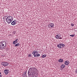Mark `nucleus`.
I'll use <instances>...</instances> for the list:
<instances>
[{
  "mask_svg": "<svg viewBox=\"0 0 77 77\" xmlns=\"http://www.w3.org/2000/svg\"><path fill=\"white\" fill-rule=\"evenodd\" d=\"M36 74H37V72H36V68H31L29 69L28 72L29 77H31L32 75H35Z\"/></svg>",
  "mask_w": 77,
  "mask_h": 77,
  "instance_id": "f257e3e1",
  "label": "nucleus"
},
{
  "mask_svg": "<svg viewBox=\"0 0 77 77\" xmlns=\"http://www.w3.org/2000/svg\"><path fill=\"white\" fill-rule=\"evenodd\" d=\"M6 43L5 42H0V50H3L4 48L6 47Z\"/></svg>",
  "mask_w": 77,
  "mask_h": 77,
  "instance_id": "f03ea898",
  "label": "nucleus"
},
{
  "mask_svg": "<svg viewBox=\"0 0 77 77\" xmlns=\"http://www.w3.org/2000/svg\"><path fill=\"white\" fill-rule=\"evenodd\" d=\"M13 20H14L13 17L9 16L7 18L6 21L7 23L9 24V23H11L13 21Z\"/></svg>",
  "mask_w": 77,
  "mask_h": 77,
  "instance_id": "7ed1b4c3",
  "label": "nucleus"
},
{
  "mask_svg": "<svg viewBox=\"0 0 77 77\" xmlns=\"http://www.w3.org/2000/svg\"><path fill=\"white\" fill-rule=\"evenodd\" d=\"M57 47L59 48H63L64 47H65V45L62 44H59L57 45Z\"/></svg>",
  "mask_w": 77,
  "mask_h": 77,
  "instance_id": "20e7f679",
  "label": "nucleus"
},
{
  "mask_svg": "<svg viewBox=\"0 0 77 77\" xmlns=\"http://www.w3.org/2000/svg\"><path fill=\"white\" fill-rule=\"evenodd\" d=\"M2 65L3 66H8V65H9V63L7 62H2Z\"/></svg>",
  "mask_w": 77,
  "mask_h": 77,
  "instance_id": "39448f33",
  "label": "nucleus"
},
{
  "mask_svg": "<svg viewBox=\"0 0 77 77\" xmlns=\"http://www.w3.org/2000/svg\"><path fill=\"white\" fill-rule=\"evenodd\" d=\"M6 75L8 74V73H9V70L8 69H5L4 71Z\"/></svg>",
  "mask_w": 77,
  "mask_h": 77,
  "instance_id": "423d86ee",
  "label": "nucleus"
},
{
  "mask_svg": "<svg viewBox=\"0 0 77 77\" xmlns=\"http://www.w3.org/2000/svg\"><path fill=\"white\" fill-rule=\"evenodd\" d=\"M64 64L66 65H69V61L68 60L64 62Z\"/></svg>",
  "mask_w": 77,
  "mask_h": 77,
  "instance_id": "0eeeda50",
  "label": "nucleus"
},
{
  "mask_svg": "<svg viewBox=\"0 0 77 77\" xmlns=\"http://www.w3.org/2000/svg\"><path fill=\"white\" fill-rule=\"evenodd\" d=\"M15 20H14V21H13L11 23V24L12 25H13V26H14V25H15V24H16V22H15Z\"/></svg>",
  "mask_w": 77,
  "mask_h": 77,
  "instance_id": "6e6552de",
  "label": "nucleus"
},
{
  "mask_svg": "<svg viewBox=\"0 0 77 77\" xmlns=\"http://www.w3.org/2000/svg\"><path fill=\"white\" fill-rule=\"evenodd\" d=\"M35 53H34V54H33V56H34V57H36V53L37 51V50L36 51H34Z\"/></svg>",
  "mask_w": 77,
  "mask_h": 77,
  "instance_id": "1a4fd4ad",
  "label": "nucleus"
},
{
  "mask_svg": "<svg viewBox=\"0 0 77 77\" xmlns=\"http://www.w3.org/2000/svg\"><path fill=\"white\" fill-rule=\"evenodd\" d=\"M60 37V36L59 34H57L56 35V38L57 39H58Z\"/></svg>",
  "mask_w": 77,
  "mask_h": 77,
  "instance_id": "9d476101",
  "label": "nucleus"
},
{
  "mask_svg": "<svg viewBox=\"0 0 77 77\" xmlns=\"http://www.w3.org/2000/svg\"><path fill=\"white\" fill-rule=\"evenodd\" d=\"M64 67H65V65L63 64L61 65V68L63 69Z\"/></svg>",
  "mask_w": 77,
  "mask_h": 77,
  "instance_id": "9b49d317",
  "label": "nucleus"
},
{
  "mask_svg": "<svg viewBox=\"0 0 77 77\" xmlns=\"http://www.w3.org/2000/svg\"><path fill=\"white\" fill-rule=\"evenodd\" d=\"M51 27L53 28V27H54V24L53 23H51Z\"/></svg>",
  "mask_w": 77,
  "mask_h": 77,
  "instance_id": "f8f14e48",
  "label": "nucleus"
},
{
  "mask_svg": "<svg viewBox=\"0 0 77 77\" xmlns=\"http://www.w3.org/2000/svg\"><path fill=\"white\" fill-rule=\"evenodd\" d=\"M15 47H17V46H20V43H17L16 44H15Z\"/></svg>",
  "mask_w": 77,
  "mask_h": 77,
  "instance_id": "ddd939ff",
  "label": "nucleus"
},
{
  "mask_svg": "<svg viewBox=\"0 0 77 77\" xmlns=\"http://www.w3.org/2000/svg\"><path fill=\"white\" fill-rule=\"evenodd\" d=\"M45 57H46V55H43L42 56V58H44Z\"/></svg>",
  "mask_w": 77,
  "mask_h": 77,
  "instance_id": "4468645a",
  "label": "nucleus"
},
{
  "mask_svg": "<svg viewBox=\"0 0 77 77\" xmlns=\"http://www.w3.org/2000/svg\"><path fill=\"white\" fill-rule=\"evenodd\" d=\"M23 77H27V76L26 75V74H23Z\"/></svg>",
  "mask_w": 77,
  "mask_h": 77,
  "instance_id": "2eb2a0df",
  "label": "nucleus"
},
{
  "mask_svg": "<svg viewBox=\"0 0 77 77\" xmlns=\"http://www.w3.org/2000/svg\"><path fill=\"white\" fill-rule=\"evenodd\" d=\"M48 26L49 28H50V27H51V24H48Z\"/></svg>",
  "mask_w": 77,
  "mask_h": 77,
  "instance_id": "dca6fc26",
  "label": "nucleus"
},
{
  "mask_svg": "<svg viewBox=\"0 0 77 77\" xmlns=\"http://www.w3.org/2000/svg\"><path fill=\"white\" fill-rule=\"evenodd\" d=\"M71 26H72V27H73V26H74V24H72V23L71 24Z\"/></svg>",
  "mask_w": 77,
  "mask_h": 77,
  "instance_id": "f3484780",
  "label": "nucleus"
},
{
  "mask_svg": "<svg viewBox=\"0 0 77 77\" xmlns=\"http://www.w3.org/2000/svg\"><path fill=\"white\" fill-rule=\"evenodd\" d=\"M13 44H16V43H15V41H14L13 42Z\"/></svg>",
  "mask_w": 77,
  "mask_h": 77,
  "instance_id": "a211bd4d",
  "label": "nucleus"
},
{
  "mask_svg": "<svg viewBox=\"0 0 77 77\" xmlns=\"http://www.w3.org/2000/svg\"><path fill=\"white\" fill-rule=\"evenodd\" d=\"M29 56V57H31V56H32V54H29L28 55Z\"/></svg>",
  "mask_w": 77,
  "mask_h": 77,
  "instance_id": "6ab92c4d",
  "label": "nucleus"
},
{
  "mask_svg": "<svg viewBox=\"0 0 77 77\" xmlns=\"http://www.w3.org/2000/svg\"><path fill=\"white\" fill-rule=\"evenodd\" d=\"M70 36H72V37H73V36H74V35H70Z\"/></svg>",
  "mask_w": 77,
  "mask_h": 77,
  "instance_id": "aec40b11",
  "label": "nucleus"
},
{
  "mask_svg": "<svg viewBox=\"0 0 77 77\" xmlns=\"http://www.w3.org/2000/svg\"><path fill=\"white\" fill-rule=\"evenodd\" d=\"M61 59H60L59 60V62H61Z\"/></svg>",
  "mask_w": 77,
  "mask_h": 77,
  "instance_id": "412c9836",
  "label": "nucleus"
},
{
  "mask_svg": "<svg viewBox=\"0 0 77 77\" xmlns=\"http://www.w3.org/2000/svg\"><path fill=\"white\" fill-rule=\"evenodd\" d=\"M63 60L62 59L61 60V62H63Z\"/></svg>",
  "mask_w": 77,
  "mask_h": 77,
  "instance_id": "4be33fe9",
  "label": "nucleus"
},
{
  "mask_svg": "<svg viewBox=\"0 0 77 77\" xmlns=\"http://www.w3.org/2000/svg\"><path fill=\"white\" fill-rule=\"evenodd\" d=\"M18 40V39H16L15 40V42H16V41H17Z\"/></svg>",
  "mask_w": 77,
  "mask_h": 77,
  "instance_id": "5701e85b",
  "label": "nucleus"
},
{
  "mask_svg": "<svg viewBox=\"0 0 77 77\" xmlns=\"http://www.w3.org/2000/svg\"><path fill=\"white\" fill-rule=\"evenodd\" d=\"M34 53H35V51H33L32 52V54H33H33H34Z\"/></svg>",
  "mask_w": 77,
  "mask_h": 77,
  "instance_id": "b1692460",
  "label": "nucleus"
},
{
  "mask_svg": "<svg viewBox=\"0 0 77 77\" xmlns=\"http://www.w3.org/2000/svg\"><path fill=\"white\" fill-rule=\"evenodd\" d=\"M59 38L60 39H62V37H60Z\"/></svg>",
  "mask_w": 77,
  "mask_h": 77,
  "instance_id": "393cba45",
  "label": "nucleus"
},
{
  "mask_svg": "<svg viewBox=\"0 0 77 77\" xmlns=\"http://www.w3.org/2000/svg\"><path fill=\"white\" fill-rule=\"evenodd\" d=\"M38 51H37L36 53H35V54H38Z\"/></svg>",
  "mask_w": 77,
  "mask_h": 77,
  "instance_id": "a878e982",
  "label": "nucleus"
},
{
  "mask_svg": "<svg viewBox=\"0 0 77 77\" xmlns=\"http://www.w3.org/2000/svg\"><path fill=\"white\" fill-rule=\"evenodd\" d=\"M38 56H40V54H38Z\"/></svg>",
  "mask_w": 77,
  "mask_h": 77,
  "instance_id": "bb28decb",
  "label": "nucleus"
},
{
  "mask_svg": "<svg viewBox=\"0 0 77 77\" xmlns=\"http://www.w3.org/2000/svg\"><path fill=\"white\" fill-rule=\"evenodd\" d=\"M2 75H0V77H2Z\"/></svg>",
  "mask_w": 77,
  "mask_h": 77,
  "instance_id": "cd10ccee",
  "label": "nucleus"
},
{
  "mask_svg": "<svg viewBox=\"0 0 77 77\" xmlns=\"http://www.w3.org/2000/svg\"><path fill=\"white\" fill-rule=\"evenodd\" d=\"M38 54H37V55H36V57L37 56L38 57Z\"/></svg>",
  "mask_w": 77,
  "mask_h": 77,
  "instance_id": "c85d7f7f",
  "label": "nucleus"
},
{
  "mask_svg": "<svg viewBox=\"0 0 77 77\" xmlns=\"http://www.w3.org/2000/svg\"><path fill=\"white\" fill-rule=\"evenodd\" d=\"M16 42L17 43H18V41H16Z\"/></svg>",
  "mask_w": 77,
  "mask_h": 77,
  "instance_id": "c756f323",
  "label": "nucleus"
},
{
  "mask_svg": "<svg viewBox=\"0 0 77 77\" xmlns=\"http://www.w3.org/2000/svg\"><path fill=\"white\" fill-rule=\"evenodd\" d=\"M37 54H35V55H36H36H37Z\"/></svg>",
  "mask_w": 77,
  "mask_h": 77,
  "instance_id": "7c9ffc66",
  "label": "nucleus"
},
{
  "mask_svg": "<svg viewBox=\"0 0 77 77\" xmlns=\"http://www.w3.org/2000/svg\"><path fill=\"white\" fill-rule=\"evenodd\" d=\"M2 74V73H1V72H0V74Z\"/></svg>",
  "mask_w": 77,
  "mask_h": 77,
  "instance_id": "2f4dec72",
  "label": "nucleus"
},
{
  "mask_svg": "<svg viewBox=\"0 0 77 77\" xmlns=\"http://www.w3.org/2000/svg\"><path fill=\"white\" fill-rule=\"evenodd\" d=\"M24 73H25V74H26V72H25Z\"/></svg>",
  "mask_w": 77,
  "mask_h": 77,
  "instance_id": "473e14b6",
  "label": "nucleus"
}]
</instances>
